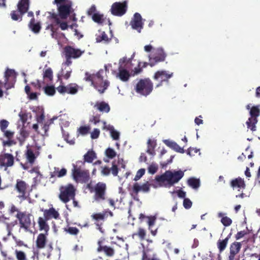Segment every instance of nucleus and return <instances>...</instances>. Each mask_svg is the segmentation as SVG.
Masks as SVG:
<instances>
[{"label":"nucleus","instance_id":"f257e3e1","mask_svg":"<svg viewBox=\"0 0 260 260\" xmlns=\"http://www.w3.org/2000/svg\"><path fill=\"white\" fill-rule=\"evenodd\" d=\"M184 174L182 171H166L163 174L155 177V180L160 184H163L169 187L173 186L183 177Z\"/></svg>","mask_w":260,"mask_h":260},{"label":"nucleus","instance_id":"f03ea898","mask_svg":"<svg viewBox=\"0 0 260 260\" xmlns=\"http://www.w3.org/2000/svg\"><path fill=\"white\" fill-rule=\"evenodd\" d=\"M153 89V83L149 78L140 79L135 87L137 93L145 96L150 94Z\"/></svg>","mask_w":260,"mask_h":260},{"label":"nucleus","instance_id":"7ed1b4c3","mask_svg":"<svg viewBox=\"0 0 260 260\" xmlns=\"http://www.w3.org/2000/svg\"><path fill=\"white\" fill-rule=\"evenodd\" d=\"M60 193L59 198L64 203H67L75 198L76 189L72 184L61 186L59 187Z\"/></svg>","mask_w":260,"mask_h":260},{"label":"nucleus","instance_id":"20e7f679","mask_svg":"<svg viewBox=\"0 0 260 260\" xmlns=\"http://www.w3.org/2000/svg\"><path fill=\"white\" fill-rule=\"evenodd\" d=\"M72 176L75 181L82 183H86L90 179L89 172L88 170H82L80 167L75 164H73Z\"/></svg>","mask_w":260,"mask_h":260},{"label":"nucleus","instance_id":"39448f33","mask_svg":"<svg viewBox=\"0 0 260 260\" xmlns=\"http://www.w3.org/2000/svg\"><path fill=\"white\" fill-rule=\"evenodd\" d=\"M167 55V53L162 48L154 49L152 53L149 56V66L152 67L158 62L164 61Z\"/></svg>","mask_w":260,"mask_h":260},{"label":"nucleus","instance_id":"423d86ee","mask_svg":"<svg viewBox=\"0 0 260 260\" xmlns=\"http://www.w3.org/2000/svg\"><path fill=\"white\" fill-rule=\"evenodd\" d=\"M106 189L107 186L105 183L100 182L96 183L94 187V200L98 203L106 200Z\"/></svg>","mask_w":260,"mask_h":260},{"label":"nucleus","instance_id":"0eeeda50","mask_svg":"<svg viewBox=\"0 0 260 260\" xmlns=\"http://www.w3.org/2000/svg\"><path fill=\"white\" fill-rule=\"evenodd\" d=\"M31 215L25 211L18 212L16 217L19 221L20 229H24L25 231H28L31 225Z\"/></svg>","mask_w":260,"mask_h":260},{"label":"nucleus","instance_id":"6e6552de","mask_svg":"<svg viewBox=\"0 0 260 260\" xmlns=\"http://www.w3.org/2000/svg\"><path fill=\"white\" fill-rule=\"evenodd\" d=\"M14 189L18 193V197L20 199L23 200L26 199L29 185L25 181L19 179H17Z\"/></svg>","mask_w":260,"mask_h":260},{"label":"nucleus","instance_id":"1a4fd4ad","mask_svg":"<svg viewBox=\"0 0 260 260\" xmlns=\"http://www.w3.org/2000/svg\"><path fill=\"white\" fill-rule=\"evenodd\" d=\"M127 9V3L126 1H124L122 3L115 2L112 4L110 11L114 16H122L125 14Z\"/></svg>","mask_w":260,"mask_h":260},{"label":"nucleus","instance_id":"9d476101","mask_svg":"<svg viewBox=\"0 0 260 260\" xmlns=\"http://www.w3.org/2000/svg\"><path fill=\"white\" fill-rule=\"evenodd\" d=\"M15 158L12 154L4 153L0 154V168H4L5 171L13 166Z\"/></svg>","mask_w":260,"mask_h":260},{"label":"nucleus","instance_id":"9b49d317","mask_svg":"<svg viewBox=\"0 0 260 260\" xmlns=\"http://www.w3.org/2000/svg\"><path fill=\"white\" fill-rule=\"evenodd\" d=\"M173 73H169L166 71H158L154 75L153 79L155 80L158 81L159 83L156 85L158 87L162 85L163 82H168L169 79L173 76Z\"/></svg>","mask_w":260,"mask_h":260},{"label":"nucleus","instance_id":"f8f14e48","mask_svg":"<svg viewBox=\"0 0 260 260\" xmlns=\"http://www.w3.org/2000/svg\"><path fill=\"white\" fill-rule=\"evenodd\" d=\"M84 52V50L82 51L80 49L75 48L69 45L66 46L63 49L65 56L74 59L80 57Z\"/></svg>","mask_w":260,"mask_h":260},{"label":"nucleus","instance_id":"ddd939ff","mask_svg":"<svg viewBox=\"0 0 260 260\" xmlns=\"http://www.w3.org/2000/svg\"><path fill=\"white\" fill-rule=\"evenodd\" d=\"M130 25L133 29L136 30L139 33L141 32L144 23L142 22L141 15L139 13L134 14V17L130 22Z\"/></svg>","mask_w":260,"mask_h":260},{"label":"nucleus","instance_id":"4468645a","mask_svg":"<svg viewBox=\"0 0 260 260\" xmlns=\"http://www.w3.org/2000/svg\"><path fill=\"white\" fill-rule=\"evenodd\" d=\"M92 220H94V224L96 226V229L100 232H103L102 225L103 222L106 219V214L103 211L102 212L94 213L91 215Z\"/></svg>","mask_w":260,"mask_h":260},{"label":"nucleus","instance_id":"2eb2a0df","mask_svg":"<svg viewBox=\"0 0 260 260\" xmlns=\"http://www.w3.org/2000/svg\"><path fill=\"white\" fill-rule=\"evenodd\" d=\"M98 248L96 251L98 252H103L108 257H112L115 254L114 249L108 246L104 245L103 244V241L99 240L98 242Z\"/></svg>","mask_w":260,"mask_h":260},{"label":"nucleus","instance_id":"dca6fc26","mask_svg":"<svg viewBox=\"0 0 260 260\" xmlns=\"http://www.w3.org/2000/svg\"><path fill=\"white\" fill-rule=\"evenodd\" d=\"M71 5L69 4L60 5L57 7L58 15L61 19H65L70 15Z\"/></svg>","mask_w":260,"mask_h":260},{"label":"nucleus","instance_id":"f3484780","mask_svg":"<svg viewBox=\"0 0 260 260\" xmlns=\"http://www.w3.org/2000/svg\"><path fill=\"white\" fill-rule=\"evenodd\" d=\"M150 190V184L147 182L142 185H140L138 183H135L132 187V193L135 196H138L140 191L143 192H148Z\"/></svg>","mask_w":260,"mask_h":260},{"label":"nucleus","instance_id":"a211bd4d","mask_svg":"<svg viewBox=\"0 0 260 260\" xmlns=\"http://www.w3.org/2000/svg\"><path fill=\"white\" fill-rule=\"evenodd\" d=\"M110 82L105 80L104 81H95L92 83V86L100 94L104 93L109 86Z\"/></svg>","mask_w":260,"mask_h":260},{"label":"nucleus","instance_id":"6ab92c4d","mask_svg":"<svg viewBox=\"0 0 260 260\" xmlns=\"http://www.w3.org/2000/svg\"><path fill=\"white\" fill-rule=\"evenodd\" d=\"M41 211H43L44 217L48 220L52 218L57 219L59 218V213L53 207H51L49 209H42Z\"/></svg>","mask_w":260,"mask_h":260},{"label":"nucleus","instance_id":"aec40b11","mask_svg":"<svg viewBox=\"0 0 260 260\" xmlns=\"http://www.w3.org/2000/svg\"><path fill=\"white\" fill-rule=\"evenodd\" d=\"M230 185L234 189L237 188L239 191L246 188V184L244 179L240 177L232 179L230 182Z\"/></svg>","mask_w":260,"mask_h":260},{"label":"nucleus","instance_id":"412c9836","mask_svg":"<svg viewBox=\"0 0 260 260\" xmlns=\"http://www.w3.org/2000/svg\"><path fill=\"white\" fill-rule=\"evenodd\" d=\"M241 248V244L240 242H235L230 246L229 259L233 260L235 256L239 252Z\"/></svg>","mask_w":260,"mask_h":260},{"label":"nucleus","instance_id":"4be33fe9","mask_svg":"<svg viewBox=\"0 0 260 260\" xmlns=\"http://www.w3.org/2000/svg\"><path fill=\"white\" fill-rule=\"evenodd\" d=\"M67 174V170L65 168L60 169L58 167H54L53 172H51L50 174V178L54 177H62Z\"/></svg>","mask_w":260,"mask_h":260},{"label":"nucleus","instance_id":"5701e85b","mask_svg":"<svg viewBox=\"0 0 260 260\" xmlns=\"http://www.w3.org/2000/svg\"><path fill=\"white\" fill-rule=\"evenodd\" d=\"M94 108L103 113H108L110 110L109 104L105 102H98L94 106Z\"/></svg>","mask_w":260,"mask_h":260},{"label":"nucleus","instance_id":"b1692460","mask_svg":"<svg viewBox=\"0 0 260 260\" xmlns=\"http://www.w3.org/2000/svg\"><path fill=\"white\" fill-rule=\"evenodd\" d=\"M47 242V237L44 234H40L36 240V246L38 249H43L45 247Z\"/></svg>","mask_w":260,"mask_h":260},{"label":"nucleus","instance_id":"393cba45","mask_svg":"<svg viewBox=\"0 0 260 260\" xmlns=\"http://www.w3.org/2000/svg\"><path fill=\"white\" fill-rule=\"evenodd\" d=\"M29 6V0H20L17 4V9L22 14H25L28 10Z\"/></svg>","mask_w":260,"mask_h":260},{"label":"nucleus","instance_id":"a878e982","mask_svg":"<svg viewBox=\"0 0 260 260\" xmlns=\"http://www.w3.org/2000/svg\"><path fill=\"white\" fill-rule=\"evenodd\" d=\"M48 220L46 219L45 217H39L38 220L39 230L40 231H44L47 233L49 230V226L47 223Z\"/></svg>","mask_w":260,"mask_h":260},{"label":"nucleus","instance_id":"bb28decb","mask_svg":"<svg viewBox=\"0 0 260 260\" xmlns=\"http://www.w3.org/2000/svg\"><path fill=\"white\" fill-rule=\"evenodd\" d=\"M231 234H229L228 236L223 240H218L217 243V246L220 253H221L226 247L228 241L230 238Z\"/></svg>","mask_w":260,"mask_h":260},{"label":"nucleus","instance_id":"cd10ccee","mask_svg":"<svg viewBox=\"0 0 260 260\" xmlns=\"http://www.w3.org/2000/svg\"><path fill=\"white\" fill-rule=\"evenodd\" d=\"M28 27L35 34H38L41 29V26L39 22L35 23V18L31 19L29 24Z\"/></svg>","mask_w":260,"mask_h":260},{"label":"nucleus","instance_id":"c85d7f7f","mask_svg":"<svg viewBox=\"0 0 260 260\" xmlns=\"http://www.w3.org/2000/svg\"><path fill=\"white\" fill-rule=\"evenodd\" d=\"M117 76L119 79L123 81L126 82L128 80L130 77V74L128 71L123 68H119V73Z\"/></svg>","mask_w":260,"mask_h":260},{"label":"nucleus","instance_id":"c756f323","mask_svg":"<svg viewBox=\"0 0 260 260\" xmlns=\"http://www.w3.org/2000/svg\"><path fill=\"white\" fill-rule=\"evenodd\" d=\"M257 122L258 119L249 117L246 122V124L248 129H250L252 132H254L256 130V124Z\"/></svg>","mask_w":260,"mask_h":260},{"label":"nucleus","instance_id":"7c9ffc66","mask_svg":"<svg viewBox=\"0 0 260 260\" xmlns=\"http://www.w3.org/2000/svg\"><path fill=\"white\" fill-rule=\"evenodd\" d=\"M147 149L146 150V152L150 155H154L155 154L154 151V148L156 145V141L154 140L149 139L147 141Z\"/></svg>","mask_w":260,"mask_h":260},{"label":"nucleus","instance_id":"2f4dec72","mask_svg":"<svg viewBox=\"0 0 260 260\" xmlns=\"http://www.w3.org/2000/svg\"><path fill=\"white\" fill-rule=\"evenodd\" d=\"M225 214L222 212L218 213V217L221 218V222L225 226H230L232 223V220L229 217L224 216Z\"/></svg>","mask_w":260,"mask_h":260},{"label":"nucleus","instance_id":"473e14b6","mask_svg":"<svg viewBox=\"0 0 260 260\" xmlns=\"http://www.w3.org/2000/svg\"><path fill=\"white\" fill-rule=\"evenodd\" d=\"M250 117L257 119L260 115V106L256 105L251 107L249 111Z\"/></svg>","mask_w":260,"mask_h":260},{"label":"nucleus","instance_id":"72a5a7b5","mask_svg":"<svg viewBox=\"0 0 260 260\" xmlns=\"http://www.w3.org/2000/svg\"><path fill=\"white\" fill-rule=\"evenodd\" d=\"M24 14H22L19 10L12 11L10 14L11 18L14 21H21Z\"/></svg>","mask_w":260,"mask_h":260},{"label":"nucleus","instance_id":"f704fd0d","mask_svg":"<svg viewBox=\"0 0 260 260\" xmlns=\"http://www.w3.org/2000/svg\"><path fill=\"white\" fill-rule=\"evenodd\" d=\"M96 157L95 153L93 150H89L84 155V161L91 163Z\"/></svg>","mask_w":260,"mask_h":260},{"label":"nucleus","instance_id":"c9c22d12","mask_svg":"<svg viewBox=\"0 0 260 260\" xmlns=\"http://www.w3.org/2000/svg\"><path fill=\"white\" fill-rule=\"evenodd\" d=\"M78 90V86L77 84L70 83L67 86V93L71 94H76Z\"/></svg>","mask_w":260,"mask_h":260},{"label":"nucleus","instance_id":"e433bc0d","mask_svg":"<svg viewBox=\"0 0 260 260\" xmlns=\"http://www.w3.org/2000/svg\"><path fill=\"white\" fill-rule=\"evenodd\" d=\"M102 41H104L105 43H108L109 42L108 36L105 31L101 32L99 35H96V42L100 43Z\"/></svg>","mask_w":260,"mask_h":260},{"label":"nucleus","instance_id":"4c0bfd02","mask_svg":"<svg viewBox=\"0 0 260 260\" xmlns=\"http://www.w3.org/2000/svg\"><path fill=\"white\" fill-rule=\"evenodd\" d=\"M92 19L94 22L99 24L103 23L105 20L104 15L100 14L99 13L93 14L92 16Z\"/></svg>","mask_w":260,"mask_h":260},{"label":"nucleus","instance_id":"58836bf2","mask_svg":"<svg viewBox=\"0 0 260 260\" xmlns=\"http://www.w3.org/2000/svg\"><path fill=\"white\" fill-rule=\"evenodd\" d=\"M187 183L189 186L194 189L198 188L200 184L199 179L192 177L188 179Z\"/></svg>","mask_w":260,"mask_h":260},{"label":"nucleus","instance_id":"ea45409f","mask_svg":"<svg viewBox=\"0 0 260 260\" xmlns=\"http://www.w3.org/2000/svg\"><path fill=\"white\" fill-rule=\"evenodd\" d=\"M110 131L111 136L114 140H117L119 139V133L114 129L113 126L109 125L107 128Z\"/></svg>","mask_w":260,"mask_h":260},{"label":"nucleus","instance_id":"a19ab883","mask_svg":"<svg viewBox=\"0 0 260 260\" xmlns=\"http://www.w3.org/2000/svg\"><path fill=\"white\" fill-rule=\"evenodd\" d=\"M44 92L45 93L49 96H52L54 95L55 93L56 90L54 86L53 85H47L45 86L44 88Z\"/></svg>","mask_w":260,"mask_h":260},{"label":"nucleus","instance_id":"79ce46f5","mask_svg":"<svg viewBox=\"0 0 260 260\" xmlns=\"http://www.w3.org/2000/svg\"><path fill=\"white\" fill-rule=\"evenodd\" d=\"M43 78L44 79H48L50 81H52L53 80V71L50 68H49L45 70L43 73Z\"/></svg>","mask_w":260,"mask_h":260},{"label":"nucleus","instance_id":"37998d69","mask_svg":"<svg viewBox=\"0 0 260 260\" xmlns=\"http://www.w3.org/2000/svg\"><path fill=\"white\" fill-rule=\"evenodd\" d=\"M26 154L27 159L28 161V162H30V164L34 163L36 157L35 156L33 151L31 149H29L27 150Z\"/></svg>","mask_w":260,"mask_h":260},{"label":"nucleus","instance_id":"c03bdc74","mask_svg":"<svg viewBox=\"0 0 260 260\" xmlns=\"http://www.w3.org/2000/svg\"><path fill=\"white\" fill-rule=\"evenodd\" d=\"M90 127L89 125L87 126H81L78 129V132L81 135L84 136L88 134L89 133Z\"/></svg>","mask_w":260,"mask_h":260},{"label":"nucleus","instance_id":"a18cd8bd","mask_svg":"<svg viewBox=\"0 0 260 260\" xmlns=\"http://www.w3.org/2000/svg\"><path fill=\"white\" fill-rule=\"evenodd\" d=\"M64 231L71 235L76 236L79 233V230L76 227L69 226L68 228L64 229Z\"/></svg>","mask_w":260,"mask_h":260},{"label":"nucleus","instance_id":"49530a36","mask_svg":"<svg viewBox=\"0 0 260 260\" xmlns=\"http://www.w3.org/2000/svg\"><path fill=\"white\" fill-rule=\"evenodd\" d=\"M15 255L17 260H26V254L22 251L16 250Z\"/></svg>","mask_w":260,"mask_h":260},{"label":"nucleus","instance_id":"de8ad7c7","mask_svg":"<svg viewBox=\"0 0 260 260\" xmlns=\"http://www.w3.org/2000/svg\"><path fill=\"white\" fill-rule=\"evenodd\" d=\"M48 13L49 14V15L47 16L48 19L50 20H54L56 24H58L60 23V19L58 17V15L55 13L52 12H48Z\"/></svg>","mask_w":260,"mask_h":260},{"label":"nucleus","instance_id":"09e8293b","mask_svg":"<svg viewBox=\"0 0 260 260\" xmlns=\"http://www.w3.org/2000/svg\"><path fill=\"white\" fill-rule=\"evenodd\" d=\"M53 120L52 119H49L48 121H47L45 123L43 124L42 129L44 131V134L43 135H47V133L49 128V126L50 124L53 123Z\"/></svg>","mask_w":260,"mask_h":260},{"label":"nucleus","instance_id":"8fccbe9b","mask_svg":"<svg viewBox=\"0 0 260 260\" xmlns=\"http://www.w3.org/2000/svg\"><path fill=\"white\" fill-rule=\"evenodd\" d=\"M105 154L106 156L109 158H113L115 157L116 155V153L114 150L111 148H108L106 150Z\"/></svg>","mask_w":260,"mask_h":260},{"label":"nucleus","instance_id":"3c124183","mask_svg":"<svg viewBox=\"0 0 260 260\" xmlns=\"http://www.w3.org/2000/svg\"><path fill=\"white\" fill-rule=\"evenodd\" d=\"M104 73L103 70L99 71L96 74H94V81H104V77L102 74Z\"/></svg>","mask_w":260,"mask_h":260},{"label":"nucleus","instance_id":"603ef678","mask_svg":"<svg viewBox=\"0 0 260 260\" xmlns=\"http://www.w3.org/2000/svg\"><path fill=\"white\" fill-rule=\"evenodd\" d=\"M135 235L138 236L141 240H143L146 236V232L143 229L139 228L138 233L134 234L133 236H134Z\"/></svg>","mask_w":260,"mask_h":260},{"label":"nucleus","instance_id":"864d4df0","mask_svg":"<svg viewBox=\"0 0 260 260\" xmlns=\"http://www.w3.org/2000/svg\"><path fill=\"white\" fill-rule=\"evenodd\" d=\"M4 147H10L16 144V142L13 139H8L6 141H3L2 142Z\"/></svg>","mask_w":260,"mask_h":260},{"label":"nucleus","instance_id":"5fc2aeb1","mask_svg":"<svg viewBox=\"0 0 260 260\" xmlns=\"http://www.w3.org/2000/svg\"><path fill=\"white\" fill-rule=\"evenodd\" d=\"M9 124V122L5 119L2 120L0 121V129L2 132H4L7 130L6 128L8 127Z\"/></svg>","mask_w":260,"mask_h":260},{"label":"nucleus","instance_id":"6e6d98bb","mask_svg":"<svg viewBox=\"0 0 260 260\" xmlns=\"http://www.w3.org/2000/svg\"><path fill=\"white\" fill-rule=\"evenodd\" d=\"M84 79L86 81H90L91 82V84L92 85V83L93 82H95L94 81V74H90L88 72L85 73V77L84 78Z\"/></svg>","mask_w":260,"mask_h":260},{"label":"nucleus","instance_id":"4d7b16f0","mask_svg":"<svg viewBox=\"0 0 260 260\" xmlns=\"http://www.w3.org/2000/svg\"><path fill=\"white\" fill-rule=\"evenodd\" d=\"M145 170L144 169H141L139 170L135 177L134 180L137 181L140 179L145 174Z\"/></svg>","mask_w":260,"mask_h":260},{"label":"nucleus","instance_id":"13d9d810","mask_svg":"<svg viewBox=\"0 0 260 260\" xmlns=\"http://www.w3.org/2000/svg\"><path fill=\"white\" fill-rule=\"evenodd\" d=\"M4 133V136L8 139H13L14 135V132L11 131L5 130L2 132Z\"/></svg>","mask_w":260,"mask_h":260},{"label":"nucleus","instance_id":"bf43d9fd","mask_svg":"<svg viewBox=\"0 0 260 260\" xmlns=\"http://www.w3.org/2000/svg\"><path fill=\"white\" fill-rule=\"evenodd\" d=\"M148 220L147 223L149 225V229L150 230L151 228L155 224L156 218L155 216L148 217Z\"/></svg>","mask_w":260,"mask_h":260},{"label":"nucleus","instance_id":"052dcab7","mask_svg":"<svg viewBox=\"0 0 260 260\" xmlns=\"http://www.w3.org/2000/svg\"><path fill=\"white\" fill-rule=\"evenodd\" d=\"M191 201L188 198H185L183 201L184 207L186 209H188L191 208Z\"/></svg>","mask_w":260,"mask_h":260},{"label":"nucleus","instance_id":"680f3d73","mask_svg":"<svg viewBox=\"0 0 260 260\" xmlns=\"http://www.w3.org/2000/svg\"><path fill=\"white\" fill-rule=\"evenodd\" d=\"M100 131L98 128H94L91 133V138L92 139H96L99 138Z\"/></svg>","mask_w":260,"mask_h":260},{"label":"nucleus","instance_id":"e2e57ef3","mask_svg":"<svg viewBox=\"0 0 260 260\" xmlns=\"http://www.w3.org/2000/svg\"><path fill=\"white\" fill-rule=\"evenodd\" d=\"M157 166L154 164H151L148 167V172L151 174H155L157 172Z\"/></svg>","mask_w":260,"mask_h":260},{"label":"nucleus","instance_id":"0e129e2a","mask_svg":"<svg viewBox=\"0 0 260 260\" xmlns=\"http://www.w3.org/2000/svg\"><path fill=\"white\" fill-rule=\"evenodd\" d=\"M199 150L196 148L189 147L187 150V154L190 156H193Z\"/></svg>","mask_w":260,"mask_h":260},{"label":"nucleus","instance_id":"69168bd1","mask_svg":"<svg viewBox=\"0 0 260 260\" xmlns=\"http://www.w3.org/2000/svg\"><path fill=\"white\" fill-rule=\"evenodd\" d=\"M90 121L93 122L94 124H96L100 121V115L96 114L93 116L90 119Z\"/></svg>","mask_w":260,"mask_h":260},{"label":"nucleus","instance_id":"338daca9","mask_svg":"<svg viewBox=\"0 0 260 260\" xmlns=\"http://www.w3.org/2000/svg\"><path fill=\"white\" fill-rule=\"evenodd\" d=\"M15 225V224L13 222L11 223H7L6 224V229L8 232V235L10 236L11 235V232L13 230V227Z\"/></svg>","mask_w":260,"mask_h":260},{"label":"nucleus","instance_id":"774afa93","mask_svg":"<svg viewBox=\"0 0 260 260\" xmlns=\"http://www.w3.org/2000/svg\"><path fill=\"white\" fill-rule=\"evenodd\" d=\"M96 7L94 5H92L91 7L88 10L87 14L88 16H92L94 13H96Z\"/></svg>","mask_w":260,"mask_h":260}]
</instances>
